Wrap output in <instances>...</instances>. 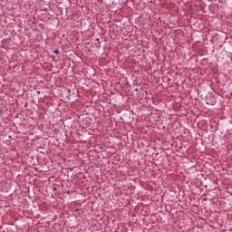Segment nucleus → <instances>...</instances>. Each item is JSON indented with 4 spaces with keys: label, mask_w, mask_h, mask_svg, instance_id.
Instances as JSON below:
<instances>
[{
    "label": "nucleus",
    "mask_w": 232,
    "mask_h": 232,
    "mask_svg": "<svg viewBox=\"0 0 232 232\" xmlns=\"http://www.w3.org/2000/svg\"><path fill=\"white\" fill-rule=\"evenodd\" d=\"M54 53H59V51H55Z\"/></svg>",
    "instance_id": "1"
}]
</instances>
